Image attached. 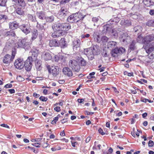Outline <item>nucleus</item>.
Returning a JSON list of instances; mask_svg holds the SVG:
<instances>
[{
    "instance_id": "f257e3e1",
    "label": "nucleus",
    "mask_w": 154,
    "mask_h": 154,
    "mask_svg": "<svg viewBox=\"0 0 154 154\" xmlns=\"http://www.w3.org/2000/svg\"><path fill=\"white\" fill-rule=\"evenodd\" d=\"M52 28L53 29L58 30L63 32L69 30L71 28V26L67 23H56L53 25Z\"/></svg>"
},
{
    "instance_id": "f03ea898",
    "label": "nucleus",
    "mask_w": 154,
    "mask_h": 154,
    "mask_svg": "<svg viewBox=\"0 0 154 154\" xmlns=\"http://www.w3.org/2000/svg\"><path fill=\"white\" fill-rule=\"evenodd\" d=\"M27 41V39L26 38L19 39L17 44V48H24L25 50H29L31 44Z\"/></svg>"
},
{
    "instance_id": "7ed1b4c3",
    "label": "nucleus",
    "mask_w": 154,
    "mask_h": 154,
    "mask_svg": "<svg viewBox=\"0 0 154 154\" xmlns=\"http://www.w3.org/2000/svg\"><path fill=\"white\" fill-rule=\"evenodd\" d=\"M96 49L97 48L95 46H93L92 48L85 49L84 51V53L88 57L91 56L90 58L91 59H92L94 58V55L97 54L98 52Z\"/></svg>"
},
{
    "instance_id": "20e7f679",
    "label": "nucleus",
    "mask_w": 154,
    "mask_h": 154,
    "mask_svg": "<svg viewBox=\"0 0 154 154\" xmlns=\"http://www.w3.org/2000/svg\"><path fill=\"white\" fill-rule=\"evenodd\" d=\"M69 65V66L75 72H78L80 69V65L78 61L76 60H70Z\"/></svg>"
},
{
    "instance_id": "39448f33",
    "label": "nucleus",
    "mask_w": 154,
    "mask_h": 154,
    "mask_svg": "<svg viewBox=\"0 0 154 154\" xmlns=\"http://www.w3.org/2000/svg\"><path fill=\"white\" fill-rule=\"evenodd\" d=\"M0 32L2 35L5 37H12L16 36L15 32L12 29L9 31L6 29H3L1 30Z\"/></svg>"
},
{
    "instance_id": "423d86ee",
    "label": "nucleus",
    "mask_w": 154,
    "mask_h": 154,
    "mask_svg": "<svg viewBox=\"0 0 154 154\" xmlns=\"http://www.w3.org/2000/svg\"><path fill=\"white\" fill-rule=\"evenodd\" d=\"M48 71L54 77H56L58 75L60 72L59 68L57 66H51L48 69Z\"/></svg>"
},
{
    "instance_id": "0eeeda50",
    "label": "nucleus",
    "mask_w": 154,
    "mask_h": 154,
    "mask_svg": "<svg viewBox=\"0 0 154 154\" xmlns=\"http://www.w3.org/2000/svg\"><path fill=\"white\" fill-rule=\"evenodd\" d=\"M125 49L123 48H115L112 50L111 54L113 57H115L125 52Z\"/></svg>"
},
{
    "instance_id": "6e6552de",
    "label": "nucleus",
    "mask_w": 154,
    "mask_h": 154,
    "mask_svg": "<svg viewBox=\"0 0 154 154\" xmlns=\"http://www.w3.org/2000/svg\"><path fill=\"white\" fill-rule=\"evenodd\" d=\"M32 58L29 57L24 64L25 69L27 71H29L31 70L32 66Z\"/></svg>"
},
{
    "instance_id": "1a4fd4ad",
    "label": "nucleus",
    "mask_w": 154,
    "mask_h": 154,
    "mask_svg": "<svg viewBox=\"0 0 154 154\" xmlns=\"http://www.w3.org/2000/svg\"><path fill=\"white\" fill-rule=\"evenodd\" d=\"M24 63L23 59L18 58L15 61L14 64L16 68L21 69L23 68Z\"/></svg>"
},
{
    "instance_id": "9d476101",
    "label": "nucleus",
    "mask_w": 154,
    "mask_h": 154,
    "mask_svg": "<svg viewBox=\"0 0 154 154\" xmlns=\"http://www.w3.org/2000/svg\"><path fill=\"white\" fill-rule=\"evenodd\" d=\"M143 48L147 54H150L154 50V42H152L145 45Z\"/></svg>"
},
{
    "instance_id": "9b49d317",
    "label": "nucleus",
    "mask_w": 154,
    "mask_h": 154,
    "mask_svg": "<svg viewBox=\"0 0 154 154\" xmlns=\"http://www.w3.org/2000/svg\"><path fill=\"white\" fill-rule=\"evenodd\" d=\"M41 57L45 61L51 60L52 58L51 53L49 51H47L43 52L42 53Z\"/></svg>"
},
{
    "instance_id": "f8f14e48",
    "label": "nucleus",
    "mask_w": 154,
    "mask_h": 154,
    "mask_svg": "<svg viewBox=\"0 0 154 154\" xmlns=\"http://www.w3.org/2000/svg\"><path fill=\"white\" fill-rule=\"evenodd\" d=\"M19 28L26 35H27L30 32L31 29L28 26L25 24H23L19 26Z\"/></svg>"
},
{
    "instance_id": "ddd939ff",
    "label": "nucleus",
    "mask_w": 154,
    "mask_h": 154,
    "mask_svg": "<svg viewBox=\"0 0 154 154\" xmlns=\"http://www.w3.org/2000/svg\"><path fill=\"white\" fill-rule=\"evenodd\" d=\"M69 13V12L67 9L62 7L59 12V17L63 19L66 16L68 15Z\"/></svg>"
},
{
    "instance_id": "4468645a",
    "label": "nucleus",
    "mask_w": 154,
    "mask_h": 154,
    "mask_svg": "<svg viewBox=\"0 0 154 154\" xmlns=\"http://www.w3.org/2000/svg\"><path fill=\"white\" fill-rule=\"evenodd\" d=\"M63 74L68 77H72L73 75V73L71 69L68 67H64L62 70Z\"/></svg>"
},
{
    "instance_id": "2eb2a0df",
    "label": "nucleus",
    "mask_w": 154,
    "mask_h": 154,
    "mask_svg": "<svg viewBox=\"0 0 154 154\" xmlns=\"http://www.w3.org/2000/svg\"><path fill=\"white\" fill-rule=\"evenodd\" d=\"M154 40V35L152 34L146 36L144 38V44L149 43L151 41Z\"/></svg>"
},
{
    "instance_id": "dca6fc26",
    "label": "nucleus",
    "mask_w": 154,
    "mask_h": 154,
    "mask_svg": "<svg viewBox=\"0 0 154 154\" xmlns=\"http://www.w3.org/2000/svg\"><path fill=\"white\" fill-rule=\"evenodd\" d=\"M75 23H77L80 20H83L85 16H84L82 14L78 12L74 14Z\"/></svg>"
},
{
    "instance_id": "f3484780",
    "label": "nucleus",
    "mask_w": 154,
    "mask_h": 154,
    "mask_svg": "<svg viewBox=\"0 0 154 154\" xmlns=\"http://www.w3.org/2000/svg\"><path fill=\"white\" fill-rule=\"evenodd\" d=\"M9 28L10 29L13 30L19 28V24L15 21L10 22L8 24Z\"/></svg>"
},
{
    "instance_id": "a211bd4d",
    "label": "nucleus",
    "mask_w": 154,
    "mask_h": 154,
    "mask_svg": "<svg viewBox=\"0 0 154 154\" xmlns=\"http://www.w3.org/2000/svg\"><path fill=\"white\" fill-rule=\"evenodd\" d=\"M53 30L54 32L52 33L51 36L54 38H56L63 35V32L62 31H60L58 30Z\"/></svg>"
},
{
    "instance_id": "6ab92c4d",
    "label": "nucleus",
    "mask_w": 154,
    "mask_h": 154,
    "mask_svg": "<svg viewBox=\"0 0 154 154\" xmlns=\"http://www.w3.org/2000/svg\"><path fill=\"white\" fill-rule=\"evenodd\" d=\"M30 53L32 54L31 57L34 59L36 58L38 54V50L35 48H32Z\"/></svg>"
},
{
    "instance_id": "aec40b11",
    "label": "nucleus",
    "mask_w": 154,
    "mask_h": 154,
    "mask_svg": "<svg viewBox=\"0 0 154 154\" xmlns=\"http://www.w3.org/2000/svg\"><path fill=\"white\" fill-rule=\"evenodd\" d=\"M13 59H11V56L9 54H7L4 57L3 61L4 63L8 64L12 61Z\"/></svg>"
},
{
    "instance_id": "412c9836",
    "label": "nucleus",
    "mask_w": 154,
    "mask_h": 154,
    "mask_svg": "<svg viewBox=\"0 0 154 154\" xmlns=\"http://www.w3.org/2000/svg\"><path fill=\"white\" fill-rule=\"evenodd\" d=\"M59 46H60L61 48H64L67 46L66 42L64 38H61L58 42Z\"/></svg>"
},
{
    "instance_id": "4be33fe9",
    "label": "nucleus",
    "mask_w": 154,
    "mask_h": 154,
    "mask_svg": "<svg viewBox=\"0 0 154 154\" xmlns=\"http://www.w3.org/2000/svg\"><path fill=\"white\" fill-rule=\"evenodd\" d=\"M108 25H105L103 26V33L112 32V30L113 29H112V27L109 25V23H108Z\"/></svg>"
},
{
    "instance_id": "5701e85b",
    "label": "nucleus",
    "mask_w": 154,
    "mask_h": 154,
    "mask_svg": "<svg viewBox=\"0 0 154 154\" xmlns=\"http://www.w3.org/2000/svg\"><path fill=\"white\" fill-rule=\"evenodd\" d=\"M120 20V18L118 17H116L113 19H110L108 22L110 24H116Z\"/></svg>"
},
{
    "instance_id": "b1692460",
    "label": "nucleus",
    "mask_w": 154,
    "mask_h": 154,
    "mask_svg": "<svg viewBox=\"0 0 154 154\" xmlns=\"http://www.w3.org/2000/svg\"><path fill=\"white\" fill-rule=\"evenodd\" d=\"M120 24L122 26H129L131 25V21L129 20H122L120 22Z\"/></svg>"
},
{
    "instance_id": "393cba45",
    "label": "nucleus",
    "mask_w": 154,
    "mask_h": 154,
    "mask_svg": "<svg viewBox=\"0 0 154 154\" xmlns=\"http://www.w3.org/2000/svg\"><path fill=\"white\" fill-rule=\"evenodd\" d=\"M120 38H121V40H122L123 42H127V40L130 37L128 34L126 32L123 33L122 34H121Z\"/></svg>"
},
{
    "instance_id": "a878e982",
    "label": "nucleus",
    "mask_w": 154,
    "mask_h": 154,
    "mask_svg": "<svg viewBox=\"0 0 154 154\" xmlns=\"http://www.w3.org/2000/svg\"><path fill=\"white\" fill-rule=\"evenodd\" d=\"M42 62L40 60H36L35 61V65L36 68L38 70L40 71L42 69Z\"/></svg>"
},
{
    "instance_id": "bb28decb",
    "label": "nucleus",
    "mask_w": 154,
    "mask_h": 154,
    "mask_svg": "<svg viewBox=\"0 0 154 154\" xmlns=\"http://www.w3.org/2000/svg\"><path fill=\"white\" fill-rule=\"evenodd\" d=\"M120 29L118 28L117 29V31L116 30L113 29L112 30L111 33H112V35L114 36L115 38H117L119 36V35H120L121 33H120Z\"/></svg>"
},
{
    "instance_id": "cd10ccee",
    "label": "nucleus",
    "mask_w": 154,
    "mask_h": 154,
    "mask_svg": "<svg viewBox=\"0 0 154 154\" xmlns=\"http://www.w3.org/2000/svg\"><path fill=\"white\" fill-rule=\"evenodd\" d=\"M143 2L147 7L153 6L154 5V2L152 0H143Z\"/></svg>"
},
{
    "instance_id": "c85d7f7f",
    "label": "nucleus",
    "mask_w": 154,
    "mask_h": 154,
    "mask_svg": "<svg viewBox=\"0 0 154 154\" xmlns=\"http://www.w3.org/2000/svg\"><path fill=\"white\" fill-rule=\"evenodd\" d=\"M80 40L79 39H76L73 41V49L77 48L80 46Z\"/></svg>"
},
{
    "instance_id": "c756f323",
    "label": "nucleus",
    "mask_w": 154,
    "mask_h": 154,
    "mask_svg": "<svg viewBox=\"0 0 154 154\" xmlns=\"http://www.w3.org/2000/svg\"><path fill=\"white\" fill-rule=\"evenodd\" d=\"M49 45L50 47H57L59 46L58 42L56 39L50 41Z\"/></svg>"
},
{
    "instance_id": "7c9ffc66",
    "label": "nucleus",
    "mask_w": 154,
    "mask_h": 154,
    "mask_svg": "<svg viewBox=\"0 0 154 154\" xmlns=\"http://www.w3.org/2000/svg\"><path fill=\"white\" fill-rule=\"evenodd\" d=\"M117 45V43L116 42L113 41H110L107 43V47L108 48H113Z\"/></svg>"
},
{
    "instance_id": "2f4dec72",
    "label": "nucleus",
    "mask_w": 154,
    "mask_h": 154,
    "mask_svg": "<svg viewBox=\"0 0 154 154\" xmlns=\"http://www.w3.org/2000/svg\"><path fill=\"white\" fill-rule=\"evenodd\" d=\"M74 14L69 16L67 18V21L70 23H75Z\"/></svg>"
},
{
    "instance_id": "473e14b6",
    "label": "nucleus",
    "mask_w": 154,
    "mask_h": 154,
    "mask_svg": "<svg viewBox=\"0 0 154 154\" xmlns=\"http://www.w3.org/2000/svg\"><path fill=\"white\" fill-rule=\"evenodd\" d=\"M37 16L40 19L43 20L45 18V13L42 11H40L37 13Z\"/></svg>"
},
{
    "instance_id": "72a5a7b5",
    "label": "nucleus",
    "mask_w": 154,
    "mask_h": 154,
    "mask_svg": "<svg viewBox=\"0 0 154 154\" xmlns=\"http://www.w3.org/2000/svg\"><path fill=\"white\" fill-rule=\"evenodd\" d=\"M15 12L17 14L20 15H23L24 14V12L23 9L20 8H18L15 10Z\"/></svg>"
},
{
    "instance_id": "f704fd0d",
    "label": "nucleus",
    "mask_w": 154,
    "mask_h": 154,
    "mask_svg": "<svg viewBox=\"0 0 154 154\" xmlns=\"http://www.w3.org/2000/svg\"><path fill=\"white\" fill-rule=\"evenodd\" d=\"M136 42L134 41H133L129 45V48L131 50H134L136 48L135 46Z\"/></svg>"
},
{
    "instance_id": "c9c22d12",
    "label": "nucleus",
    "mask_w": 154,
    "mask_h": 154,
    "mask_svg": "<svg viewBox=\"0 0 154 154\" xmlns=\"http://www.w3.org/2000/svg\"><path fill=\"white\" fill-rule=\"evenodd\" d=\"M38 31L37 30L35 29L32 32V36L31 39L32 40L35 39L37 37L38 35Z\"/></svg>"
},
{
    "instance_id": "e433bc0d",
    "label": "nucleus",
    "mask_w": 154,
    "mask_h": 154,
    "mask_svg": "<svg viewBox=\"0 0 154 154\" xmlns=\"http://www.w3.org/2000/svg\"><path fill=\"white\" fill-rule=\"evenodd\" d=\"M27 16L29 20L32 22H35L36 21V18L35 16H33L32 15L30 14H28Z\"/></svg>"
},
{
    "instance_id": "4c0bfd02",
    "label": "nucleus",
    "mask_w": 154,
    "mask_h": 154,
    "mask_svg": "<svg viewBox=\"0 0 154 154\" xmlns=\"http://www.w3.org/2000/svg\"><path fill=\"white\" fill-rule=\"evenodd\" d=\"M137 42L140 43L144 44V38L140 35H139L137 38Z\"/></svg>"
},
{
    "instance_id": "58836bf2",
    "label": "nucleus",
    "mask_w": 154,
    "mask_h": 154,
    "mask_svg": "<svg viewBox=\"0 0 154 154\" xmlns=\"http://www.w3.org/2000/svg\"><path fill=\"white\" fill-rule=\"evenodd\" d=\"M45 19L47 22L51 23L54 20V17L53 16L50 17H45Z\"/></svg>"
},
{
    "instance_id": "ea45409f",
    "label": "nucleus",
    "mask_w": 154,
    "mask_h": 154,
    "mask_svg": "<svg viewBox=\"0 0 154 154\" xmlns=\"http://www.w3.org/2000/svg\"><path fill=\"white\" fill-rule=\"evenodd\" d=\"M146 25L149 26L154 27V20L148 21L146 23Z\"/></svg>"
},
{
    "instance_id": "a19ab883",
    "label": "nucleus",
    "mask_w": 154,
    "mask_h": 154,
    "mask_svg": "<svg viewBox=\"0 0 154 154\" xmlns=\"http://www.w3.org/2000/svg\"><path fill=\"white\" fill-rule=\"evenodd\" d=\"M134 30L135 32H140L141 31L142 29V27L140 26H137L134 28Z\"/></svg>"
},
{
    "instance_id": "79ce46f5",
    "label": "nucleus",
    "mask_w": 154,
    "mask_h": 154,
    "mask_svg": "<svg viewBox=\"0 0 154 154\" xmlns=\"http://www.w3.org/2000/svg\"><path fill=\"white\" fill-rule=\"evenodd\" d=\"M95 74V72H94L90 73L89 75L87 76V78L88 79H91L94 78L95 76H94V75Z\"/></svg>"
},
{
    "instance_id": "37998d69",
    "label": "nucleus",
    "mask_w": 154,
    "mask_h": 154,
    "mask_svg": "<svg viewBox=\"0 0 154 154\" xmlns=\"http://www.w3.org/2000/svg\"><path fill=\"white\" fill-rule=\"evenodd\" d=\"M79 60H80L81 64L82 66H85L86 65V61L83 58H81Z\"/></svg>"
},
{
    "instance_id": "c03bdc74",
    "label": "nucleus",
    "mask_w": 154,
    "mask_h": 154,
    "mask_svg": "<svg viewBox=\"0 0 154 154\" xmlns=\"http://www.w3.org/2000/svg\"><path fill=\"white\" fill-rule=\"evenodd\" d=\"M7 1V0H0V5L2 6H5Z\"/></svg>"
},
{
    "instance_id": "a18cd8bd",
    "label": "nucleus",
    "mask_w": 154,
    "mask_h": 154,
    "mask_svg": "<svg viewBox=\"0 0 154 154\" xmlns=\"http://www.w3.org/2000/svg\"><path fill=\"white\" fill-rule=\"evenodd\" d=\"M90 35L89 34H83L81 35V37L82 39L86 38H89Z\"/></svg>"
},
{
    "instance_id": "49530a36",
    "label": "nucleus",
    "mask_w": 154,
    "mask_h": 154,
    "mask_svg": "<svg viewBox=\"0 0 154 154\" xmlns=\"http://www.w3.org/2000/svg\"><path fill=\"white\" fill-rule=\"evenodd\" d=\"M16 54V51L15 50V49L13 50L12 51V55L11 56V59L13 60Z\"/></svg>"
},
{
    "instance_id": "de8ad7c7",
    "label": "nucleus",
    "mask_w": 154,
    "mask_h": 154,
    "mask_svg": "<svg viewBox=\"0 0 154 154\" xmlns=\"http://www.w3.org/2000/svg\"><path fill=\"white\" fill-rule=\"evenodd\" d=\"M0 18L1 19H2L4 20H5L8 19V17L6 15L2 14L0 15Z\"/></svg>"
},
{
    "instance_id": "09e8293b",
    "label": "nucleus",
    "mask_w": 154,
    "mask_h": 154,
    "mask_svg": "<svg viewBox=\"0 0 154 154\" xmlns=\"http://www.w3.org/2000/svg\"><path fill=\"white\" fill-rule=\"evenodd\" d=\"M41 145L44 148H45L47 147L48 146L49 144L48 143L47 141H46V142L44 141L43 143H41Z\"/></svg>"
},
{
    "instance_id": "8fccbe9b",
    "label": "nucleus",
    "mask_w": 154,
    "mask_h": 154,
    "mask_svg": "<svg viewBox=\"0 0 154 154\" xmlns=\"http://www.w3.org/2000/svg\"><path fill=\"white\" fill-rule=\"evenodd\" d=\"M32 145L36 147L39 148L40 147V145H41V143H32Z\"/></svg>"
},
{
    "instance_id": "3c124183",
    "label": "nucleus",
    "mask_w": 154,
    "mask_h": 154,
    "mask_svg": "<svg viewBox=\"0 0 154 154\" xmlns=\"http://www.w3.org/2000/svg\"><path fill=\"white\" fill-rule=\"evenodd\" d=\"M44 25H45V23L42 25H41V24H39L38 22L37 23V27H39L41 29H45Z\"/></svg>"
},
{
    "instance_id": "603ef678",
    "label": "nucleus",
    "mask_w": 154,
    "mask_h": 154,
    "mask_svg": "<svg viewBox=\"0 0 154 154\" xmlns=\"http://www.w3.org/2000/svg\"><path fill=\"white\" fill-rule=\"evenodd\" d=\"M39 99L42 101H46L48 100V98L45 97H44L41 96L39 98Z\"/></svg>"
},
{
    "instance_id": "864d4df0",
    "label": "nucleus",
    "mask_w": 154,
    "mask_h": 154,
    "mask_svg": "<svg viewBox=\"0 0 154 154\" xmlns=\"http://www.w3.org/2000/svg\"><path fill=\"white\" fill-rule=\"evenodd\" d=\"M154 145L153 141L151 140H150L148 142V146L149 147H152Z\"/></svg>"
},
{
    "instance_id": "5fc2aeb1",
    "label": "nucleus",
    "mask_w": 154,
    "mask_h": 154,
    "mask_svg": "<svg viewBox=\"0 0 154 154\" xmlns=\"http://www.w3.org/2000/svg\"><path fill=\"white\" fill-rule=\"evenodd\" d=\"M51 149L52 151H54L56 150H60L61 149V148L60 146H58L57 148H55V147H54L52 148Z\"/></svg>"
},
{
    "instance_id": "6e6d98bb",
    "label": "nucleus",
    "mask_w": 154,
    "mask_h": 154,
    "mask_svg": "<svg viewBox=\"0 0 154 154\" xmlns=\"http://www.w3.org/2000/svg\"><path fill=\"white\" fill-rule=\"evenodd\" d=\"M69 0H61L60 2V4H63L68 2H69Z\"/></svg>"
},
{
    "instance_id": "4d7b16f0",
    "label": "nucleus",
    "mask_w": 154,
    "mask_h": 154,
    "mask_svg": "<svg viewBox=\"0 0 154 154\" xmlns=\"http://www.w3.org/2000/svg\"><path fill=\"white\" fill-rule=\"evenodd\" d=\"M99 20V18L97 17H94L92 19V21L94 22H97Z\"/></svg>"
},
{
    "instance_id": "13d9d810",
    "label": "nucleus",
    "mask_w": 154,
    "mask_h": 154,
    "mask_svg": "<svg viewBox=\"0 0 154 154\" xmlns=\"http://www.w3.org/2000/svg\"><path fill=\"white\" fill-rule=\"evenodd\" d=\"M94 39L97 42H99L100 40V35H98L96 37V38H95Z\"/></svg>"
},
{
    "instance_id": "bf43d9fd",
    "label": "nucleus",
    "mask_w": 154,
    "mask_h": 154,
    "mask_svg": "<svg viewBox=\"0 0 154 154\" xmlns=\"http://www.w3.org/2000/svg\"><path fill=\"white\" fill-rule=\"evenodd\" d=\"M12 87V85L10 84H7L6 85H5L4 87L6 88H11Z\"/></svg>"
},
{
    "instance_id": "052dcab7",
    "label": "nucleus",
    "mask_w": 154,
    "mask_h": 154,
    "mask_svg": "<svg viewBox=\"0 0 154 154\" xmlns=\"http://www.w3.org/2000/svg\"><path fill=\"white\" fill-rule=\"evenodd\" d=\"M98 131L99 133L102 135H103L105 134V133L103 132V130L101 128H100L99 129Z\"/></svg>"
},
{
    "instance_id": "680f3d73",
    "label": "nucleus",
    "mask_w": 154,
    "mask_h": 154,
    "mask_svg": "<svg viewBox=\"0 0 154 154\" xmlns=\"http://www.w3.org/2000/svg\"><path fill=\"white\" fill-rule=\"evenodd\" d=\"M55 110L57 112H59L60 110V107L59 106H57L54 108Z\"/></svg>"
},
{
    "instance_id": "e2e57ef3",
    "label": "nucleus",
    "mask_w": 154,
    "mask_h": 154,
    "mask_svg": "<svg viewBox=\"0 0 154 154\" xmlns=\"http://www.w3.org/2000/svg\"><path fill=\"white\" fill-rule=\"evenodd\" d=\"M0 126H1L3 127H5V128H10L9 126L6 124H1L0 125Z\"/></svg>"
},
{
    "instance_id": "0e129e2a",
    "label": "nucleus",
    "mask_w": 154,
    "mask_h": 154,
    "mask_svg": "<svg viewBox=\"0 0 154 154\" xmlns=\"http://www.w3.org/2000/svg\"><path fill=\"white\" fill-rule=\"evenodd\" d=\"M98 34L97 33V32H94L93 35V37L94 38H96V37L98 35Z\"/></svg>"
},
{
    "instance_id": "69168bd1",
    "label": "nucleus",
    "mask_w": 154,
    "mask_h": 154,
    "mask_svg": "<svg viewBox=\"0 0 154 154\" xmlns=\"http://www.w3.org/2000/svg\"><path fill=\"white\" fill-rule=\"evenodd\" d=\"M102 55L104 57H107L108 56L107 52L106 51H105V53L103 52Z\"/></svg>"
},
{
    "instance_id": "338daca9",
    "label": "nucleus",
    "mask_w": 154,
    "mask_h": 154,
    "mask_svg": "<svg viewBox=\"0 0 154 154\" xmlns=\"http://www.w3.org/2000/svg\"><path fill=\"white\" fill-rule=\"evenodd\" d=\"M150 14L151 15H154V10H150L149 12Z\"/></svg>"
},
{
    "instance_id": "774afa93",
    "label": "nucleus",
    "mask_w": 154,
    "mask_h": 154,
    "mask_svg": "<svg viewBox=\"0 0 154 154\" xmlns=\"http://www.w3.org/2000/svg\"><path fill=\"white\" fill-rule=\"evenodd\" d=\"M84 101L83 99H78V101L80 103H81Z\"/></svg>"
}]
</instances>
